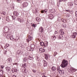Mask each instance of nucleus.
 <instances>
[{
    "instance_id": "1",
    "label": "nucleus",
    "mask_w": 77,
    "mask_h": 77,
    "mask_svg": "<svg viewBox=\"0 0 77 77\" xmlns=\"http://www.w3.org/2000/svg\"><path fill=\"white\" fill-rule=\"evenodd\" d=\"M68 65V61L65 60H63L60 66L62 68H65Z\"/></svg>"
},
{
    "instance_id": "2",
    "label": "nucleus",
    "mask_w": 77,
    "mask_h": 77,
    "mask_svg": "<svg viewBox=\"0 0 77 77\" xmlns=\"http://www.w3.org/2000/svg\"><path fill=\"white\" fill-rule=\"evenodd\" d=\"M77 32H73L72 35H71V37L72 38H75L76 37V36L77 35Z\"/></svg>"
},
{
    "instance_id": "3",
    "label": "nucleus",
    "mask_w": 77,
    "mask_h": 77,
    "mask_svg": "<svg viewBox=\"0 0 77 77\" xmlns=\"http://www.w3.org/2000/svg\"><path fill=\"white\" fill-rule=\"evenodd\" d=\"M28 3L27 2H25L23 4L22 6L23 7L25 8V7H27L28 6Z\"/></svg>"
},
{
    "instance_id": "4",
    "label": "nucleus",
    "mask_w": 77,
    "mask_h": 77,
    "mask_svg": "<svg viewBox=\"0 0 77 77\" xmlns=\"http://www.w3.org/2000/svg\"><path fill=\"white\" fill-rule=\"evenodd\" d=\"M32 39L33 37L30 36V35H29V36L28 39H26L27 42H29V41H31V40H32Z\"/></svg>"
},
{
    "instance_id": "5",
    "label": "nucleus",
    "mask_w": 77,
    "mask_h": 77,
    "mask_svg": "<svg viewBox=\"0 0 77 77\" xmlns=\"http://www.w3.org/2000/svg\"><path fill=\"white\" fill-rule=\"evenodd\" d=\"M59 72L61 75H63L64 74V71L63 70H60Z\"/></svg>"
},
{
    "instance_id": "6",
    "label": "nucleus",
    "mask_w": 77,
    "mask_h": 77,
    "mask_svg": "<svg viewBox=\"0 0 77 77\" xmlns=\"http://www.w3.org/2000/svg\"><path fill=\"white\" fill-rule=\"evenodd\" d=\"M5 69L7 72H9L11 70V68L8 66L5 67Z\"/></svg>"
},
{
    "instance_id": "7",
    "label": "nucleus",
    "mask_w": 77,
    "mask_h": 77,
    "mask_svg": "<svg viewBox=\"0 0 77 77\" xmlns=\"http://www.w3.org/2000/svg\"><path fill=\"white\" fill-rule=\"evenodd\" d=\"M57 69V68L56 67L53 66L51 67V70L52 71H56Z\"/></svg>"
},
{
    "instance_id": "8",
    "label": "nucleus",
    "mask_w": 77,
    "mask_h": 77,
    "mask_svg": "<svg viewBox=\"0 0 77 77\" xmlns=\"http://www.w3.org/2000/svg\"><path fill=\"white\" fill-rule=\"evenodd\" d=\"M48 17L49 18H50V19H52L53 18H54V16H53V15L52 14H50L48 15Z\"/></svg>"
},
{
    "instance_id": "9",
    "label": "nucleus",
    "mask_w": 77,
    "mask_h": 77,
    "mask_svg": "<svg viewBox=\"0 0 77 77\" xmlns=\"http://www.w3.org/2000/svg\"><path fill=\"white\" fill-rule=\"evenodd\" d=\"M7 61L9 63L12 62V58H10L7 60Z\"/></svg>"
},
{
    "instance_id": "10",
    "label": "nucleus",
    "mask_w": 77,
    "mask_h": 77,
    "mask_svg": "<svg viewBox=\"0 0 77 77\" xmlns=\"http://www.w3.org/2000/svg\"><path fill=\"white\" fill-rule=\"evenodd\" d=\"M13 14L14 16H18V13L16 11L13 12Z\"/></svg>"
},
{
    "instance_id": "11",
    "label": "nucleus",
    "mask_w": 77,
    "mask_h": 77,
    "mask_svg": "<svg viewBox=\"0 0 77 77\" xmlns=\"http://www.w3.org/2000/svg\"><path fill=\"white\" fill-rule=\"evenodd\" d=\"M39 31L41 32H44V28L43 27L41 26L39 28Z\"/></svg>"
},
{
    "instance_id": "12",
    "label": "nucleus",
    "mask_w": 77,
    "mask_h": 77,
    "mask_svg": "<svg viewBox=\"0 0 77 77\" xmlns=\"http://www.w3.org/2000/svg\"><path fill=\"white\" fill-rule=\"evenodd\" d=\"M39 51L40 53H42L43 52H44L45 51V49H44L42 48H40L39 49Z\"/></svg>"
},
{
    "instance_id": "13",
    "label": "nucleus",
    "mask_w": 77,
    "mask_h": 77,
    "mask_svg": "<svg viewBox=\"0 0 77 77\" xmlns=\"http://www.w3.org/2000/svg\"><path fill=\"white\" fill-rule=\"evenodd\" d=\"M12 71L13 72H17V69L16 68H14L12 69Z\"/></svg>"
},
{
    "instance_id": "14",
    "label": "nucleus",
    "mask_w": 77,
    "mask_h": 77,
    "mask_svg": "<svg viewBox=\"0 0 77 77\" xmlns=\"http://www.w3.org/2000/svg\"><path fill=\"white\" fill-rule=\"evenodd\" d=\"M4 29L5 31H6L7 32H8V31L9 30V27L7 26H5L4 27Z\"/></svg>"
},
{
    "instance_id": "15",
    "label": "nucleus",
    "mask_w": 77,
    "mask_h": 77,
    "mask_svg": "<svg viewBox=\"0 0 77 77\" xmlns=\"http://www.w3.org/2000/svg\"><path fill=\"white\" fill-rule=\"evenodd\" d=\"M35 20L36 21H38V22H39V21H41V19L38 17H36L35 18Z\"/></svg>"
},
{
    "instance_id": "16",
    "label": "nucleus",
    "mask_w": 77,
    "mask_h": 77,
    "mask_svg": "<svg viewBox=\"0 0 77 77\" xmlns=\"http://www.w3.org/2000/svg\"><path fill=\"white\" fill-rule=\"evenodd\" d=\"M28 59H29V60H33V58L32 57L31 55L29 56Z\"/></svg>"
},
{
    "instance_id": "17",
    "label": "nucleus",
    "mask_w": 77,
    "mask_h": 77,
    "mask_svg": "<svg viewBox=\"0 0 77 77\" xmlns=\"http://www.w3.org/2000/svg\"><path fill=\"white\" fill-rule=\"evenodd\" d=\"M60 33H61L62 35H64V32L63 31V30L62 29H60Z\"/></svg>"
},
{
    "instance_id": "18",
    "label": "nucleus",
    "mask_w": 77,
    "mask_h": 77,
    "mask_svg": "<svg viewBox=\"0 0 77 77\" xmlns=\"http://www.w3.org/2000/svg\"><path fill=\"white\" fill-rule=\"evenodd\" d=\"M40 45L41 46H44V47H45V44H44V43H43V42H41L40 43Z\"/></svg>"
},
{
    "instance_id": "19",
    "label": "nucleus",
    "mask_w": 77,
    "mask_h": 77,
    "mask_svg": "<svg viewBox=\"0 0 77 77\" xmlns=\"http://www.w3.org/2000/svg\"><path fill=\"white\" fill-rule=\"evenodd\" d=\"M47 12V9H45V10H42V11H41V12L42 14L44 13V12Z\"/></svg>"
},
{
    "instance_id": "20",
    "label": "nucleus",
    "mask_w": 77,
    "mask_h": 77,
    "mask_svg": "<svg viewBox=\"0 0 77 77\" xmlns=\"http://www.w3.org/2000/svg\"><path fill=\"white\" fill-rule=\"evenodd\" d=\"M68 6H69V7H71V6H72L73 5V4L69 2L68 4Z\"/></svg>"
},
{
    "instance_id": "21",
    "label": "nucleus",
    "mask_w": 77,
    "mask_h": 77,
    "mask_svg": "<svg viewBox=\"0 0 77 77\" xmlns=\"http://www.w3.org/2000/svg\"><path fill=\"white\" fill-rule=\"evenodd\" d=\"M11 38V35L9 34L7 35L6 36V38H7L8 39H10Z\"/></svg>"
},
{
    "instance_id": "22",
    "label": "nucleus",
    "mask_w": 77,
    "mask_h": 77,
    "mask_svg": "<svg viewBox=\"0 0 77 77\" xmlns=\"http://www.w3.org/2000/svg\"><path fill=\"white\" fill-rule=\"evenodd\" d=\"M26 67V63H24L22 64V68H25Z\"/></svg>"
},
{
    "instance_id": "23",
    "label": "nucleus",
    "mask_w": 77,
    "mask_h": 77,
    "mask_svg": "<svg viewBox=\"0 0 77 77\" xmlns=\"http://www.w3.org/2000/svg\"><path fill=\"white\" fill-rule=\"evenodd\" d=\"M35 58L36 60H38V61H39V58L38 56H35Z\"/></svg>"
},
{
    "instance_id": "24",
    "label": "nucleus",
    "mask_w": 77,
    "mask_h": 77,
    "mask_svg": "<svg viewBox=\"0 0 77 77\" xmlns=\"http://www.w3.org/2000/svg\"><path fill=\"white\" fill-rule=\"evenodd\" d=\"M31 25L33 27H36V25L34 23H31Z\"/></svg>"
},
{
    "instance_id": "25",
    "label": "nucleus",
    "mask_w": 77,
    "mask_h": 77,
    "mask_svg": "<svg viewBox=\"0 0 77 77\" xmlns=\"http://www.w3.org/2000/svg\"><path fill=\"white\" fill-rule=\"evenodd\" d=\"M3 71L2 70H0V75H3Z\"/></svg>"
},
{
    "instance_id": "26",
    "label": "nucleus",
    "mask_w": 77,
    "mask_h": 77,
    "mask_svg": "<svg viewBox=\"0 0 77 77\" xmlns=\"http://www.w3.org/2000/svg\"><path fill=\"white\" fill-rule=\"evenodd\" d=\"M23 62H27V58L25 57L23 58Z\"/></svg>"
},
{
    "instance_id": "27",
    "label": "nucleus",
    "mask_w": 77,
    "mask_h": 77,
    "mask_svg": "<svg viewBox=\"0 0 77 77\" xmlns=\"http://www.w3.org/2000/svg\"><path fill=\"white\" fill-rule=\"evenodd\" d=\"M63 37V34H61L60 35H59L58 38H62Z\"/></svg>"
},
{
    "instance_id": "28",
    "label": "nucleus",
    "mask_w": 77,
    "mask_h": 77,
    "mask_svg": "<svg viewBox=\"0 0 77 77\" xmlns=\"http://www.w3.org/2000/svg\"><path fill=\"white\" fill-rule=\"evenodd\" d=\"M74 3L75 5H77V0H75Z\"/></svg>"
},
{
    "instance_id": "29",
    "label": "nucleus",
    "mask_w": 77,
    "mask_h": 77,
    "mask_svg": "<svg viewBox=\"0 0 77 77\" xmlns=\"http://www.w3.org/2000/svg\"><path fill=\"white\" fill-rule=\"evenodd\" d=\"M52 38H53V40H55V39H56V37L54 36L52 37Z\"/></svg>"
},
{
    "instance_id": "30",
    "label": "nucleus",
    "mask_w": 77,
    "mask_h": 77,
    "mask_svg": "<svg viewBox=\"0 0 77 77\" xmlns=\"http://www.w3.org/2000/svg\"><path fill=\"white\" fill-rule=\"evenodd\" d=\"M17 2L18 3H21V0H17Z\"/></svg>"
},
{
    "instance_id": "31",
    "label": "nucleus",
    "mask_w": 77,
    "mask_h": 77,
    "mask_svg": "<svg viewBox=\"0 0 77 77\" xmlns=\"http://www.w3.org/2000/svg\"><path fill=\"white\" fill-rule=\"evenodd\" d=\"M14 39V38L13 37V35H11L10 38V39Z\"/></svg>"
},
{
    "instance_id": "32",
    "label": "nucleus",
    "mask_w": 77,
    "mask_h": 77,
    "mask_svg": "<svg viewBox=\"0 0 77 77\" xmlns=\"http://www.w3.org/2000/svg\"><path fill=\"white\" fill-rule=\"evenodd\" d=\"M45 46H47V45H48V42H47V41H46L45 42Z\"/></svg>"
},
{
    "instance_id": "33",
    "label": "nucleus",
    "mask_w": 77,
    "mask_h": 77,
    "mask_svg": "<svg viewBox=\"0 0 77 77\" xmlns=\"http://www.w3.org/2000/svg\"><path fill=\"white\" fill-rule=\"evenodd\" d=\"M56 54H57V52H54V56H56Z\"/></svg>"
},
{
    "instance_id": "34",
    "label": "nucleus",
    "mask_w": 77,
    "mask_h": 77,
    "mask_svg": "<svg viewBox=\"0 0 77 77\" xmlns=\"http://www.w3.org/2000/svg\"><path fill=\"white\" fill-rule=\"evenodd\" d=\"M17 38H18L17 39L16 38V39H14V41H15V40H18L19 39V37L18 36L16 37Z\"/></svg>"
},
{
    "instance_id": "35",
    "label": "nucleus",
    "mask_w": 77,
    "mask_h": 77,
    "mask_svg": "<svg viewBox=\"0 0 77 77\" xmlns=\"http://www.w3.org/2000/svg\"><path fill=\"white\" fill-rule=\"evenodd\" d=\"M35 13H37V12H38V11H38V9L36 8H35Z\"/></svg>"
},
{
    "instance_id": "36",
    "label": "nucleus",
    "mask_w": 77,
    "mask_h": 77,
    "mask_svg": "<svg viewBox=\"0 0 77 77\" xmlns=\"http://www.w3.org/2000/svg\"><path fill=\"white\" fill-rule=\"evenodd\" d=\"M11 17L13 20H15V17H14V16H11Z\"/></svg>"
},
{
    "instance_id": "37",
    "label": "nucleus",
    "mask_w": 77,
    "mask_h": 77,
    "mask_svg": "<svg viewBox=\"0 0 77 77\" xmlns=\"http://www.w3.org/2000/svg\"><path fill=\"white\" fill-rule=\"evenodd\" d=\"M31 47H32V48H33V47H35V45H31Z\"/></svg>"
},
{
    "instance_id": "38",
    "label": "nucleus",
    "mask_w": 77,
    "mask_h": 77,
    "mask_svg": "<svg viewBox=\"0 0 77 77\" xmlns=\"http://www.w3.org/2000/svg\"><path fill=\"white\" fill-rule=\"evenodd\" d=\"M63 21L64 23H65V22H66V20H65V19H63Z\"/></svg>"
},
{
    "instance_id": "39",
    "label": "nucleus",
    "mask_w": 77,
    "mask_h": 77,
    "mask_svg": "<svg viewBox=\"0 0 77 77\" xmlns=\"http://www.w3.org/2000/svg\"><path fill=\"white\" fill-rule=\"evenodd\" d=\"M75 16L77 17V11H76L75 12Z\"/></svg>"
},
{
    "instance_id": "40",
    "label": "nucleus",
    "mask_w": 77,
    "mask_h": 77,
    "mask_svg": "<svg viewBox=\"0 0 77 77\" xmlns=\"http://www.w3.org/2000/svg\"><path fill=\"white\" fill-rule=\"evenodd\" d=\"M6 20L7 21H10V20H9V18H7L6 19Z\"/></svg>"
},
{
    "instance_id": "41",
    "label": "nucleus",
    "mask_w": 77,
    "mask_h": 77,
    "mask_svg": "<svg viewBox=\"0 0 77 77\" xmlns=\"http://www.w3.org/2000/svg\"><path fill=\"white\" fill-rule=\"evenodd\" d=\"M45 59L46 60L48 59V56H46L45 57Z\"/></svg>"
},
{
    "instance_id": "42",
    "label": "nucleus",
    "mask_w": 77,
    "mask_h": 77,
    "mask_svg": "<svg viewBox=\"0 0 77 77\" xmlns=\"http://www.w3.org/2000/svg\"><path fill=\"white\" fill-rule=\"evenodd\" d=\"M32 71L34 72H36V70H35L33 69V70H32Z\"/></svg>"
},
{
    "instance_id": "43",
    "label": "nucleus",
    "mask_w": 77,
    "mask_h": 77,
    "mask_svg": "<svg viewBox=\"0 0 77 77\" xmlns=\"http://www.w3.org/2000/svg\"><path fill=\"white\" fill-rule=\"evenodd\" d=\"M0 77H5V76H4V75H0Z\"/></svg>"
},
{
    "instance_id": "44",
    "label": "nucleus",
    "mask_w": 77,
    "mask_h": 77,
    "mask_svg": "<svg viewBox=\"0 0 77 77\" xmlns=\"http://www.w3.org/2000/svg\"><path fill=\"white\" fill-rule=\"evenodd\" d=\"M54 34H57V31H55V32Z\"/></svg>"
},
{
    "instance_id": "45",
    "label": "nucleus",
    "mask_w": 77,
    "mask_h": 77,
    "mask_svg": "<svg viewBox=\"0 0 77 77\" xmlns=\"http://www.w3.org/2000/svg\"><path fill=\"white\" fill-rule=\"evenodd\" d=\"M6 45L7 46V47L9 46V44H6Z\"/></svg>"
},
{
    "instance_id": "46",
    "label": "nucleus",
    "mask_w": 77,
    "mask_h": 77,
    "mask_svg": "<svg viewBox=\"0 0 77 77\" xmlns=\"http://www.w3.org/2000/svg\"><path fill=\"white\" fill-rule=\"evenodd\" d=\"M1 67L2 68H4V66L1 65Z\"/></svg>"
},
{
    "instance_id": "47",
    "label": "nucleus",
    "mask_w": 77,
    "mask_h": 77,
    "mask_svg": "<svg viewBox=\"0 0 77 77\" xmlns=\"http://www.w3.org/2000/svg\"><path fill=\"white\" fill-rule=\"evenodd\" d=\"M7 47H7V46L5 45V46H4V48H7Z\"/></svg>"
},
{
    "instance_id": "48",
    "label": "nucleus",
    "mask_w": 77,
    "mask_h": 77,
    "mask_svg": "<svg viewBox=\"0 0 77 77\" xmlns=\"http://www.w3.org/2000/svg\"><path fill=\"white\" fill-rule=\"evenodd\" d=\"M66 11H67V12H70V11H69V10H66Z\"/></svg>"
},
{
    "instance_id": "49",
    "label": "nucleus",
    "mask_w": 77,
    "mask_h": 77,
    "mask_svg": "<svg viewBox=\"0 0 77 77\" xmlns=\"http://www.w3.org/2000/svg\"><path fill=\"white\" fill-rule=\"evenodd\" d=\"M22 53L20 51V52L19 53V54H22Z\"/></svg>"
},
{
    "instance_id": "50",
    "label": "nucleus",
    "mask_w": 77,
    "mask_h": 77,
    "mask_svg": "<svg viewBox=\"0 0 77 77\" xmlns=\"http://www.w3.org/2000/svg\"><path fill=\"white\" fill-rule=\"evenodd\" d=\"M47 64H44V66H47Z\"/></svg>"
},
{
    "instance_id": "51",
    "label": "nucleus",
    "mask_w": 77,
    "mask_h": 77,
    "mask_svg": "<svg viewBox=\"0 0 77 77\" xmlns=\"http://www.w3.org/2000/svg\"><path fill=\"white\" fill-rule=\"evenodd\" d=\"M63 0V2H65V1H66V0Z\"/></svg>"
},
{
    "instance_id": "52",
    "label": "nucleus",
    "mask_w": 77,
    "mask_h": 77,
    "mask_svg": "<svg viewBox=\"0 0 77 77\" xmlns=\"http://www.w3.org/2000/svg\"><path fill=\"white\" fill-rule=\"evenodd\" d=\"M2 14L4 15H6V14H5V13H3Z\"/></svg>"
},
{
    "instance_id": "53",
    "label": "nucleus",
    "mask_w": 77,
    "mask_h": 77,
    "mask_svg": "<svg viewBox=\"0 0 77 77\" xmlns=\"http://www.w3.org/2000/svg\"><path fill=\"white\" fill-rule=\"evenodd\" d=\"M47 64V63H46L45 61V62H44V64Z\"/></svg>"
},
{
    "instance_id": "54",
    "label": "nucleus",
    "mask_w": 77,
    "mask_h": 77,
    "mask_svg": "<svg viewBox=\"0 0 77 77\" xmlns=\"http://www.w3.org/2000/svg\"><path fill=\"white\" fill-rule=\"evenodd\" d=\"M13 77H16V75H13Z\"/></svg>"
},
{
    "instance_id": "55",
    "label": "nucleus",
    "mask_w": 77,
    "mask_h": 77,
    "mask_svg": "<svg viewBox=\"0 0 77 77\" xmlns=\"http://www.w3.org/2000/svg\"><path fill=\"white\" fill-rule=\"evenodd\" d=\"M62 1H63L62 0H60V2H62Z\"/></svg>"
},
{
    "instance_id": "56",
    "label": "nucleus",
    "mask_w": 77,
    "mask_h": 77,
    "mask_svg": "<svg viewBox=\"0 0 77 77\" xmlns=\"http://www.w3.org/2000/svg\"><path fill=\"white\" fill-rule=\"evenodd\" d=\"M7 51H5V54H6V52H7Z\"/></svg>"
},
{
    "instance_id": "57",
    "label": "nucleus",
    "mask_w": 77,
    "mask_h": 77,
    "mask_svg": "<svg viewBox=\"0 0 77 77\" xmlns=\"http://www.w3.org/2000/svg\"><path fill=\"white\" fill-rule=\"evenodd\" d=\"M1 19V18L0 17V20Z\"/></svg>"
},
{
    "instance_id": "58",
    "label": "nucleus",
    "mask_w": 77,
    "mask_h": 77,
    "mask_svg": "<svg viewBox=\"0 0 77 77\" xmlns=\"http://www.w3.org/2000/svg\"><path fill=\"white\" fill-rule=\"evenodd\" d=\"M57 70H58V69H57Z\"/></svg>"
}]
</instances>
